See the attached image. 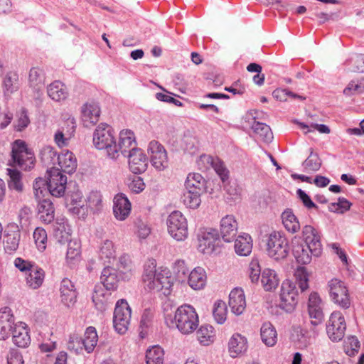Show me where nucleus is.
Here are the masks:
<instances>
[{
	"label": "nucleus",
	"mask_w": 364,
	"mask_h": 364,
	"mask_svg": "<svg viewBox=\"0 0 364 364\" xmlns=\"http://www.w3.org/2000/svg\"><path fill=\"white\" fill-rule=\"evenodd\" d=\"M302 237L303 240L296 236L292 239V254L298 263L307 264L311 261L312 255H321L322 245L317 230L311 225L303 228Z\"/></svg>",
	"instance_id": "nucleus-1"
},
{
	"label": "nucleus",
	"mask_w": 364,
	"mask_h": 364,
	"mask_svg": "<svg viewBox=\"0 0 364 364\" xmlns=\"http://www.w3.org/2000/svg\"><path fill=\"white\" fill-rule=\"evenodd\" d=\"M101 284L95 287L92 299L95 307L100 311H105L112 303L110 291H114L119 281L117 270L109 266L105 267L100 276Z\"/></svg>",
	"instance_id": "nucleus-2"
},
{
	"label": "nucleus",
	"mask_w": 364,
	"mask_h": 364,
	"mask_svg": "<svg viewBox=\"0 0 364 364\" xmlns=\"http://www.w3.org/2000/svg\"><path fill=\"white\" fill-rule=\"evenodd\" d=\"M156 267V261L154 259H150L145 263L143 282L149 290L163 291L164 295H168L173 285L170 272L166 268L157 272Z\"/></svg>",
	"instance_id": "nucleus-3"
},
{
	"label": "nucleus",
	"mask_w": 364,
	"mask_h": 364,
	"mask_svg": "<svg viewBox=\"0 0 364 364\" xmlns=\"http://www.w3.org/2000/svg\"><path fill=\"white\" fill-rule=\"evenodd\" d=\"M168 319L172 326H176L183 334L193 333L198 326V316L195 309L191 305L184 304L178 307L173 318L171 316L167 315L165 317L166 323L168 325Z\"/></svg>",
	"instance_id": "nucleus-4"
},
{
	"label": "nucleus",
	"mask_w": 364,
	"mask_h": 364,
	"mask_svg": "<svg viewBox=\"0 0 364 364\" xmlns=\"http://www.w3.org/2000/svg\"><path fill=\"white\" fill-rule=\"evenodd\" d=\"M93 144L97 149L104 150L109 158L117 159L113 130L107 124L101 123L97 126L93 134Z\"/></svg>",
	"instance_id": "nucleus-5"
},
{
	"label": "nucleus",
	"mask_w": 364,
	"mask_h": 364,
	"mask_svg": "<svg viewBox=\"0 0 364 364\" xmlns=\"http://www.w3.org/2000/svg\"><path fill=\"white\" fill-rule=\"evenodd\" d=\"M11 158L15 165L27 171L34 166L35 157L33 153L27 147L25 141L16 140L12 146Z\"/></svg>",
	"instance_id": "nucleus-6"
},
{
	"label": "nucleus",
	"mask_w": 364,
	"mask_h": 364,
	"mask_svg": "<svg viewBox=\"0 0 364 364\" xmlns=\"http://www.w3.org/2000/svg\"><path fill=\"white\" fill-rule=\"evenodd\" d=\"M169 235L177 241L188 237V223L185 216L178 210L173 211L166 220Z\"/></svg>",
	"instance_id": "nucleus-7"
},
{
	"label": "nucleus",
	"mask_w": 364,
	"mask_h": 364,
	"mask_svg": "<svg viewBox=\"0 0 364 364\" xmlns=\"http://www.w3.org/2000/svg\"><path fill=\"white\" fill-rule=\"evenodd\" d=\"M268 255L275 260L285 259L289 251L287 239L279 232L271 233L267 243Z\"/></svg>",
	"instance_id": "nucleus-8"
},
{
	"label": "nucleus",
	"mask_w": 364,
	"mask_h": 364,
	"mask_svg": "<svg viewBox=\"0 0 364 364\" xmlns=\"http://www.w3.org/2000/svg\"><path fill=\"white\" fill-rule=\"evenodd\" d=\"M47 188L48 193L55 197H61L65 194L67 177L62 174L60 168L51 167L48 171Z\"/></svg>",
	"instance_id": "nucleus-9"
},
{
	"label": "nucleus",
	"mask_w": 364,
	"mask_h": 364,
	"mask_svg": "<svg viewBox=\"0 0 364 364\" xmlns=\"http://www.w3.org/2000/svg\"><path fill=\"white\" fill-rule=\"evenodd\" d=\"M346 329V324L343 316L340 311H333L326 325V333L333 341H341Z\"/></svg>",
	"instance_id": "nucleus-10"
},
{
	"label": "nucleus",
	"mask_w": 364,
	"mask_h": 364,
	"mask_svg": "<svg viewBox=\"0 0 364 364\" xmlns=\"http://www.w3.org/2000/svg\"><path fill=\"white\" fill-rule=\"evenodd\" d=\"M279 307L287 313L294 311L297 304V291L295 285L289 280L282 284Z\"/></svg>",
	"instance_id": "nucleus-11"
},
{
	"label": "nucleus",
	"mask_w": 364,
	"mask_h": 364,
	"mask_svg": "<svg viewBox=\"0 0 364 364\" xmlns=\"http://www.w3.org/2000/svg\"><path fill=\"white\" fill-rule=\"evenodd\" d=\"M329 293L334 303L343 308L348 309L350 305L348 290L344 283L337 279H333L329 282Z\"/></svg>",
	"instance_id": "nucleus-12"
},
{
	"label": "nucleus",
	"mask_w": 364,
	"mask_h": 364,
	"mask_svg": "<svg viewBox=\"0 0 364 364\" xmlns=\"http://www.w3.org/2000/svg\"><path fill=\"white\" fill-rule=\"evenodd\" d=\"M220 235L216 229H207L198 235V249L203 254L213 253L219 245Z\"/></svg>",
	"instance_id": "nucleus-13"
},
{
	"label": "nucleus",
	"mask_w": 364,
	"mask_h": 364,
	"mask_svg": "<svg viewBox=\"0 0 364 364\" xmlns=\"http://www.w3.org/2000/svg\"><path fill=\"white\" fill-rule=\"evenodd\" d=\"M148 152L150 154L152 166L159 171H162L168 166V157L164 147L156 141L149 144Z\"/></svg>",
	"instance_id": "nucleus-14"
},
{
	"label": "nucleus",
	"mask_w": 364,
	"mask_h": 364,
	"mask_svg": "<svg viewBox=\"0 0 364 364\" xmlns=\"http://www.w3.org/2000/svg\"><path fill=\"white\" fill-rule=\"evenodd\" d=\"M308 312L311 323L317 326L322 323L324 318L321 300L317 293L313 292L310 294L308 303Z\"/></svg>",
	"instance_id": "nucleus-15"
},
{
	"label": "nucleus",
	"mask_w": 364,
	"mask_h": 364,
	"mask_svg": "<svg viewBox=\"0 0 364 364\" xmlns=\"http://www.w3.org/2000/svg\"><path fill=\"white\" fill-rule=\"evenodd\" d=\"M126 157L129 158V169L134 173H141L146 170L147 158L141 149H132Z\"/></svg>",
	"instance_id": "nucleus-16"
},
{
	"label": "nucleus",
	"mask_w": 364,
	"mask_h": 364,
	"mask_svg": "<svg viewBox=\"0 0 364 364\" xmlns=\"http://www.w3.org/2000/svg\"><path fill=\"white\" fill-rule=\"evenodd\" d=\"M237 232V223L232 215H227L220 220V234L222 239L230 242L232 241Z\"/></svg>",
	"instance_id": "nucleus-17"
},
{
	"label": "nucleus",
	"mask_w": 364,
	"mask_h": 364,
	"mask_svg": "<svg viewBox=\"0 0 364 364\" xmlns=\"http://www.w3.org/2000/svg\"><path fill=\"white\" fill-rule=\"evenodd\" d=\"M15 324L11 309L8 306L1 308L0 309V340H5L9 337Z\"/></svg>",
	"instance_id": "nucleus-18"
},
{
	"label": "nucleus",
	"mask_w": 364,
	"mask_h": 364,
	"mask_svg": "<svg viewBox=\"0 0 364 364\" xmlns=\"http://www.w3.org/2000/svg\"><path fill=\"white\" fill-rule=\"evenodd\" d=\"M132 149H137L134 133L129 130L122 131L119 134V143H116L115 149L117 151V158L120 154L127 156Z\"/></svg>",
	"instance_id": "nucleus-19"
},
{
	"label": "nucleus",
	"mask_w": 364,
	"mask_h": 364,
	"mask_svg": "<svg viewBox=\"0 0 364 364\" xmlns=\"http://www.w3.org/2000/svg\"><path fill=\"white\" fill-rule=\"evenodd\" d=\"M131 211V203L123 193H119L114 198L113 213L119 220H124Z\"/></svg>",
	"instance_id": "nucleus-20"
},
{
	"label": "nucleus",
	"mask_w": 364,
	"mask_h": 364,
	"mask_svg": "<svg viewBox=\"0 0 364 364\" xmlns=\"http://www.w3.org/2000/svg\"><path fill=\"white\" fill-rule=\"evenodd\" d=\"M229 306L232 312L237 315H241L246 308V301L244 291L240 288H235L229 295Z\"/></svg>",
	"instance_id": "nucleus-21"
},
{
	"label": "nucleus",
	"mask_w": 364,
	"mask_h": 364,
	"mask_svg": "<svg viewBox=\"0 0 364 364\" xmlns=\"http://www.w3.org/2000/svg\"><path fill=\"white\" fill-rule=\"evenodd\" d=\"M82 119L85 127L95 124L100 116V108L97 103L87 102L81 109Z\"/></svg>",
	"instance_id": "nucleus-22"
},
{
	"label": "nucleus",
	"mask_w": 364,
	"mask_h": 364,
	"mask_svg": "<svg viewBox=\"0 0 364 364\" xmlns=\"http://www.w3.org/2000/svg\"><path fill=\"white\" fill-rule=\"evenodd\" d=\"M14 343L20 348H26L31 343L28 326L23 322L14 325L12 331Z\"/></svg>",
	"instance_id": "nucleus-23"
},
{
	"label": "nucleus",
	"mask_w": 364,
	"mask_h": 364,
	"mask_svg": "<svg viewBox=\"0 0 364 364\" xmlns=\"http://www.w3.org/2000/svg\"><path fill=\"white\" fill-rule=\"evenodd\" d=\"M20 236V231L17 226L11 225L5 230L4 247L6 252L11 254L18 249Z\"/></svg>",
	"instance_id": "nucleus-24"
},
{
	"label": "nucleus",
	"mask_w": 364,
	"mask_h": 364,
	"mask_svg": "<svg viewBox=\"0 0 364 364\" xmlns=\"http://www.w3.org/2000/svg\"><path fill=\"white\" fill-rule=\"evenodd\" d=\"M60 297L62 302L67 306L76 301L77 292L71 280L64 278L60 284Z\"/></svg>",
	"instance_id": "nucleus-25"
},
{
	"label": "nucleus",
	"mask_w": 364,
	"mask_h": 364,
	"mask_svg": "<svg viewBox=\"0 0 364 364\" xmlns=\"http://www.w3.org/2000/svg\"><path fill=\"white\" fill-rule=\"evenodd\" d=\"M65 124L66 127H63L62 129L58 130L54 136L55 141L60 147L68 145L69 139L75 130L74 119H68Z\"/></svg>",
	"instance_id": "nucleus-26"
},
{
	"label": "nucleus",
	"mask_w": 364,
	"mask_h": 364,
	"mask_svg": "<svg viewBox=\"0 0 364 364\" xmlns=\"http://www.w3.org/2000/svg\"><path fill=\"white\" fill-rule=\"evenodd\" d=\"M37 209L41 222L45 224H49L54 220L55 208L50 199L39 200Z\"/></svg>",
	"instance_id": "nucleus-27"
},
{
	"label": "nucleus",
	"mask_w": 364,
	"mask_h": 364,
	"mask_svg": "<svg viewBox=\"0 0 364 364\" xmlns=\"http://www.w3.org/2000/svg\"><path fill=\"white\" fill-rule=\"evenodd\" d=\"M228 348L231 357L236 358L247 350V338L239 333H235L230 338Z\"/></svg>",
	"instance_id": "nucleus-28"
},
{
	"label": "nucleus",
	"mask_w": 364,
	"mask_h": 364,
	"mask_svg": "<svg viewBox=\"0 0 364 364\" xmlns=\"http://www.w3.org/2000/svg\"><path fill=\"white\" fill-rule=\"evenodd\" d=\"M60 171L68 174L74 173L77 168V160L73 154L69 151L58 155Z\"/></svg>",
	"instance_id": "nucleus-29"
},
{
	"label": "nucleus",
	"mask_w": 364,
	"mask_h": 364,
	"mask_svg": "<svg viewBox=\"0 0 364 364\" xmlns=\"http://www.w3.org/2000/svg\"><path fill=\"white\" fill-rule=\"evenodd\" d=\"M200 162H206L207 164H210L223 183H225L228 179L229 171L226 168L224 163L220 159H214L210 156L203 155L200 156L198 163Z\"/></svg>",
	"instance_id": "nucleus-30"
},
{
	"label": "nucleus",
	"mask_w": 364,
	"mask_h": 364,
	"mask_svg": "<svg viewBox=\"0 0 364 364\" xmlns=\"http://www.w3.org/2000/svg\"><path fill=\"white\" fill-rule=\"evenodd\" d=\"M188 283L195 290L203 289L206 283V274L202 267H196L188 274Z\"/></svg>",
	"instance_id": "nucleus-31"
},
{
	"label": "nucleus",
	"mask_w": 364,
	"mask_h": 364,
	"mask_svg": "<svg viewBox=\"0 0 364 364\" xmlns=\"http://www.w3.org/2000/svg\"><path fill=\"white\" fill-rule=\"evenodd\" d=\"M28 81L30 87L36 92H39L45 85V73L38 67L32 68L29 72Z\"/></svg>",
	"instance_id": "nucleus-32"
},
{
	"label": "nucleus",
	"mask_w": 364,
	"mask_h": 364,
	"mask_svg": "<svg viewBox=\"0 0 364 364\" xmlns=\"http://www.w3.org/2000/svg\"><path fill=\"white\" fill-rule=\"evenodd\" d=\"M44 278V270L36 264L26 276V284L30 288L37 289L42 285Z\"/></svg>",
	"instance_id": "nucleus-33"
},
{
	"label": "nucleus",
	"mask_w": 364,
	"mask_h": 364,
	"mask_svg": "<svg viewBox=\"0 0 364 364\" xmlns=\"http://www.w3.org/2000/svg\"><path fill=\"white\" fill-rule=\"evenodd\" d=\"M262 342L267 346H274L277 341V333L274 326L269 323H264L260 329Z\"/></svg>",
	"instance_id": "nucleus-34"
},
{
	"label": "nucleus",
	"mask_w": 364,
	"mask_h": 364,
	"mask_svg": "<svg viewBox=\"0 0 364 364\" xmlns=\"http://www.w3.org/2000/svg\"><path fill=\"white\" fill-rule=\"evenodd\" d=\"M252 249V238L247 234L239 235L235 242V252L240 256L249 255Z\"/></svg>",
	"instance_id": "nucleus-35"
},
{
	"label": "nucleus",
	"mask_w": 364,
	"mask_h": 364,
	"mask_svg": "<svg viewBox=\"0 0 364 364\" xmlns=\"http://www.w3.org/2000/svg\"><path fill=\"white\" fill-rule=\"evenodd\" d=\"M261 283L265 291H272L278 287L279 279L274 270L267 268L262 273Z\"/></svg>",
	"instance_id": "nucleus-36"
},
{
	"label": "nucleus",
	"mask_w": 364,
	"mask_h": 364,
	"mask_svg": "<svg viewBox=\"0 0 364 364\" xmlns=\"http://www.w3.org/2000/svg\"><path fill=\"white\" fill-rule=\"evenodd\" d=\"M185 186L186 190L203 193L205 190V181L200 173H189L187 176Z\"/></svg>",
	"instance_id": "nucleus-37"
},
{
	"label": "nucleus",
	"mask_w": 364,
	"mask_h": 364,
	"mask_svg": "<svg viewBox=\"0 0 364 364\" xmlns=\"http://www.w3.org/2000/svg\"><path fill=\"white\" fill-rule=\"evenodd\" d=\"M19 88L18 75L15 72L6 73L3 81V90L6 96H9Z\"/></svg>",
	"instance_id": "nucleus-38"
},
{
	"label": "nucleus",
	"mask_w": 364,
	"mask_h": 364,
	"mask_svg": "<svg viewBox=\"0 0 364 364\" xmlns=\"http://www.w3.org/2000/svg\"><path fill=\"white\" fill-rule=\"evenodd\" d=\"M47 92L48 96L56 102L64 100L68 97L66 87L60 81H55L51 83L48 87Z\"/></svg>",
	"instance_id": "nucleus-39"
},
{
	"label": "nucleus",
	"mask_w": 364,
	"mask_h": 364,
	"mask_svg": "<svg viewBox=\"0 0 364 364\" xmlns=\"http://www.w3.org/2000/svg\"><path fill=\"white\" fill-rule=\"evenodd\" d=\"M97 341L98 336L95 328L92 326L87 328L84 338H82V341L84 349L87 353H90L94 350L97 346Z\"/></svg>",
	"instance_id": "nucleus-40"
},
{
	"label": "nucleus",
	"mask_w": 364,
	"mask_h": 364,
	"mask_svg": "<svg viewBox=\"0 0 364 364\" xmlns=\"http://www.w3.org/2000/svg\"><path fill=\"white\" fill-rule=\"evenodd\" d=\"M282 219L285 228L289 232L294 233L300 229L299 222L291 210H284L282 214Z\"/></svg>",
	"instance_id": "nucleus-41"
},
{
	"label": "nucleus",
	"mask_w": 364,
	"mask_h": 364,
	"mask_svg": "<svg viewBox=\"0 0 364 364\" xmlns=\"http://www.w3.org/2000/svg\"><path fill=\"white\" fill-rule=\"evenodd\" d=\"M63 219L60 222L57 221L53 225V233L56 240L60 243H65L70 240V229Z\"/></svg>",
	"instance_id": "nucleus-42"
},
{
	"label": "nucleus",
	"mask_w": 364,
	"mask_h": 364,
	"mask_svg": "<svg viewBox=\"0 0 364 364\" xmlns=\"http://www.w3.org/2000/svg\"><path fill=\"white\" fill-rule=\"evenodd\" d=\"M322 164V161L317 153L311 149L310 154L307 159L302 163L304 171L307 173L318 171Z\"/></svg>",
	"instance_id": "nucleus-43"
},
{
	"label": "nucleus",
	"mask_w": 364,
	"mask_h": 364,
	"mask_svg": "<svg viewBox=\"0 0 364 364\" xmlns=\"http://www.w3.org/2000/svg\"><path fill=\"white\" fill-rule=\"evenodd\" d=\"M252 129L260 139L265 142H270L273 139V134L269 126L264 123L255 121Z\"/></svg>",
	"instance_id": "nucleus-44"
},
{
	"label": "nucleus",
	"mask_w": 364,
	"mask_h": 364,
	"mask_svg": "<svg viewBox=\"0 0 364 364\" xmlns=\"http://www.w3.org/2000/svg\"><path fill=\"white\" fill-rule=\"evenodd\" d=\"M164 350L159 346H153L146 353V364H164Z\"/></svg>",
	"instance_id": "nucleus-45"
},
{
	"label": "nucleus",
	"mask_w": 364,
	"mask_h": 364,
	"mask_svg": "<svg viewBox=\"0 0 364 364\" xmlns=\"http://www.w3.org/2000/svg\"><path fill=\"white\" fill-rule=\"evenodd\" d=\"M198 341L203 346H208L213 342L214 332L211 326L203 325L196 332Z\"/></svg>",
	"instance_id": "nucleus-46"
},
{
	"label": "nucleus",
	"mask_w": 364,
	"mask_h": 364,
	"mask_svg": "<svg viewBox=\"0 0 364 364\" xmlns=\"http://www.w3.org/2000/svg\"><path fill=\"white\" fill-rule=\"evenodd\" d=\"M202 192L187 190L182 196L183 204L190 208L196 209L198 208L201 203L200 194Z\"/></svg>",
	"instance_id": "nucleus-47"
},
{
	"label": "nucleus",
	"mask_w": 364,
	"mask_h": 364,
	"mask_svg": "<svg viewBox=\"0 0 364 364\" xmlns=\"http://www.w3.org/2000/svg\"><path fill=\"white\" fill-rule=\"evenodd\" d=\"M225 198L228 203H236L241 200L242 188L235 182L225 186Z\"/></svg>",
	"instance_id": "nucleus-48"
},
{
	"label": "nucleus",
	"mask_w": 364,
	"mask_h": 364,
	"mask_svg": "<svg viewBox=\"0 0 364 364\" xmlns=\"http://www.w3.org/2000/svg\"><path fill=\"white\" fill-rule=\"evenodd\" d=\"M9 181H8L9 188L18 193L22 192L23 185L21 181V173L16 169L8 168Z\"/></svg>",
	"instance_id": "nucleus-49"
},
{
	"label": "nucleus",
	"mask_w": 364,
	"mask_h": 364,
	"mask_svg": "<svg viewBox=\"0 0 364 364\" xmlns=\"http://www.w3.org/2000/svg\"><path fill=\"white\" fill-rule=\"evenodd\" d=\"M58 155L55 149L50 146L43 147L40 152L41 161L48 166L58 164Z\"/></svg>",
	"instance_id": "nucleus-50"
},
{
	"label": "nucleus",
	"mask_w": 364,
	"mask_h": 364,
	"mask_svg": "<svg viewBox=\"0 0 364 364\" xmlns=\"http://www.w3.org/2000/svg\"><path fill=\"white\" fill-rule=\"evenodd\" d=\"M86 203L91 211L97 212L102 206V195L99 191H92L87 196Z\"/></svg>",
	"instance_id": "nucleus-51"
},
{
	"label": "nucleus",
	"mask_w": 364,
	"mask_h": 364,
	"mask_svg": "<svg viewBox=\"0 0 364 364\" xmlns=\"http://www.w3.org/2000/svg\"><path fill=\"white\" fill-rule=\"evenodd\" d=\"M131 314V308L127 301L125 299L119 300L115 306L114 316L130 321Z\"/></svg>",
	"instance_id": "nucleus-52"
},
{
	"label": "nucleus",
	"mask_w": 364,
	"mask_h": 364,
	"mask_svg": "<svg viewBox=\"0 0 364 364\" xmlns=\"http://www.w3.org/2000/svg\"><path fill=\"white\" fill-rule=\"evenodd\" d=\"M213 315L219 324L223 323L226 321L227 316V306L223 301H217L213 306Z\"/></svg>",
	"instance_id": "nucleus-53"
},
{
	"label": "nucleus",
	"mask_w": 364,
	"mask_h": 364,
	"mask_svg": "<svg viewBox=\"0 0 364 364\" xmlns=\"http://www.w3.org/2000/svg\"><path fill=\"white\" fill-rule=\"evenodd\" d=\"M100 257L101 259H108L109 263L112 259H115V250L112 241L107 240L103 242L100 250Z\"/></svg>",
	"instance_id": "nucleus-54"
},
{
	"label": "nucleus",
	"mask_w": 364,
	"mask_h": 364,
	"mask_svg": "<svg viewBox=\"0 0 364 364\" xmlns=\"http://www.w3.org/2000/svg\"><path fill=\"white\" fill-rule=\"evenodd\" d=\"M33 236L38 250L44 251L48 240L46 231L43 228L38 227L35 229Z\"/></svg>",
	"instance_id": "nucleus-55"
},
{
	"label": "nucleus",
	"mask_w": 364,
	"mask_h": 364,
	"mask_svg": "<svg viewBox=\"0 0 364 364\" xmlns=\"http://www.w3.org/2000/svg\"><path fill=\"white\" fill-rule=\"evenodd\" d=\"M173 272L176 279L180 282H184L189 272L183 260L178 259L175 262L173 266Z\"/></svg>",
	"instance_id": "nucleus-56"
},
{
	"label": "nucleus",
	"mask_w": 364,
	"mask_h": 364,
	"mask_svg": "<svg viewBox=\"0 0 364 364\" xmlns=\"http://www.w3.org/2000/svg\"><path fill=\"white\" fill-rule=\"evenodd\" d=\"M272 95L274 98L280 102H286L288 100V97H291L292 99H299L301 100H305V97L299 95L297 94L293 93L292 92L287 90L277 88L273 91Z\"/></svg>",
	"instance_id": "nucleus-57"
},
{
	"label": "nucleus",
	"mask_w": 364,
	"mask_h": 364,
	"mask_svg": "<svg viewBox=\"0 0 364 364\" xmlns=\"http://www.w3.org/2000/svg\"><path fill=\"white\" fill-rule=\"evenodd\" d=\"M351 206V203L345 198H339L337 203H331L328 209L331 212L337 213H343L348 210Z\"/></svg>",
	"instance_id": "nucleus-58"
},
{
	"label": "nucleus",
	"mask_w": 364,
	"mask_h": 364,
	"mask_svg": "<svg viewBox=\"0 0 364 364\" xmlns=\"http://www.w3.org/2000/svg\"><path fill=\"white\" fill-rule=\"evenodd\" d=\"M295 277L301 291L306 290L309 288V274L306 269L304 267L298 268L295 272Z\"/></svg>",
	"instance_id": "nucleus-59"
},
{
	"label": "nucleus",
	"mask_w": 364,
	"mask_h": 364,
	"mask_svg": "<svg viewBox=\"0 0 364 364\" xmlns=\"http://www.w3.org/2000/svg\"><path fill=\"white\" fill-rule=\"evenodd\" d=\"M33 191L35 197L38 200L45 196V193H48L47 181L42 178H36L33 183Z\"/></svg>",
	"instance_id": "nucleus-60"
},
{
	"label": "nucleus",
	"mask_w": 364,
	"mask_h": 364,
	"mask_svg": "<svg viewBox=\"0 0 364 364\" xmlns=\"http://www.w3.org/2000/svg\"><path fill=\"white\" fill-rule=\"evenodd\" d=\"M261 274L258 259H252L249 265V276L252 283H257Z\"/></svg>",
	"instance_id": "nucleus-61"
},
{
	"label": "nucleus",
	"mask_w": 364,
	"mask_h": 364,
	"mask_svg": "<svg viewBox=\"0 0 364 364\" xmlns=\"http://www.w3.org/2000/svg\"><path fill=\"white\" fill-rule=\"evenodd\" d=\"M80 245L75 241H69L67 250V259L74 260L80 255Z\"/></svg>",
	"instance_id": "nucleus-62"
},
{
	"label": "nucleus",
	"mask_w": 364,
	"mask_h": 364,
	"mask_svg": "<svg viewBox=\"0 0 364 364\" xmlns=\"http://www.w3.org/2000/svg\"><path fill=\"white\" fill-rule=\"evenodd\" d=\"M130 321L113 316V325L115 331L119 334H124L129 328Z\"/></svg>",
	"instance_id": "nucleus-63"
},
{
	"label": "nucleus",
	"mask_w": 364,
	"mask_h": 364,
	"mask_svg": "<svg viewBox=\"0 0 364 364\" xmlns=\"http://www.w3.org/2000/svg\"><path fill=\"white\" fill-rule=\"evenodd\" d=\"M135 227L136 228L137 235L140 238H146L151 232L149 225L141 219L138 218L136 220Z\"/></svg>",
	"instance_id": "nucleus-64"
}]
</instances>
